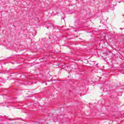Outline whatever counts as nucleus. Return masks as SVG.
Returning a JSON list of instances; mask_svg holds the SVG:
<instances>
[{
	"label": "nucleus",
	"mask_w": 124,
	"mask_h": 124,
	"mask_svg": "<svg viewBox=\"0 0 124 124\" xmlns=\"http://www.w3.org/2000/svg\"><path fill=\"white\" fill-rule=\"evenodd\" d=\"M61 19H62V20H64V17H62L61 18Z\"/></svg>",
	"instance_id": "nucleus-1"
}]
</instances>
